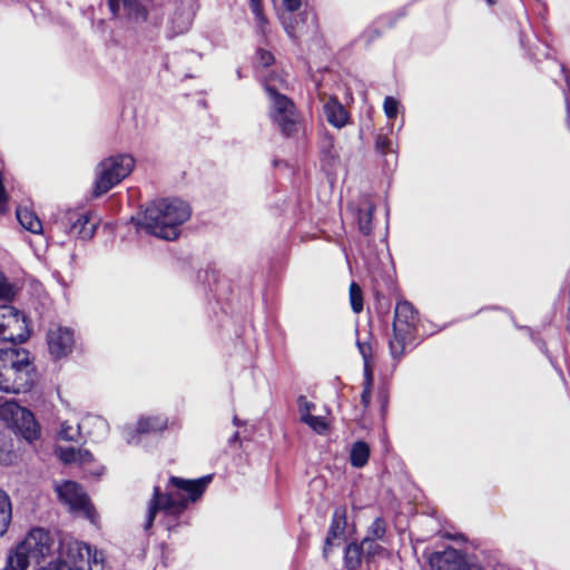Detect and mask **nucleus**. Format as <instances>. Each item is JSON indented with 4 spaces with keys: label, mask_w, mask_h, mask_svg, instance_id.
<instances>
[{
    "label": "nucleus",
    "mask_w": 570,
    "mask_h": 570,
    "mask_svg": "<svg viewBox=\"0 0 570 570\" xmlns=\"http://www.w3.org/2000/svg\"><path fill=\"white\" fill-rule=\"evenodd\" d=\"M264 87L268 95V115L272 122L284 136H296L302 129V117L295 104L278 91L273 79H266Z\"/></svg>",
    "instance_id": "20e7f679"
},
{
    "label": "nucleus",
    "mask_w": 570,
    "mask_h": 570,
    "mask_svg": "<svg viewBox=\"0 0 570 570\" xmlns=\"http://www.w3.org/2000/svg\"><path fill=\"white\" fill-rule=\"evenodd\" d=\"M257 61L263 67H269L274 62V56L271 51H267L265 49H258Z\"/></svg>",
    "instance_id": "f704fd0d"
},
{
    "label": "nucleus",
    "mask_w": 570,
    "mask_h": 570,
    "mask_svg": "<svg viewBox=\"0 0 570 570\" xmlns=\"http://www.w3.org/2000/svg\"><path fill=\"white\" fill-rule=\"evenodd\" d=\"M79 453L75 448L58 449V456L65 463H72L78 460Z\"/></svg>",
    "instance_id": "2f4dec72"
},
{
    "label": "nucleus",
    "mask_w": 570,
    "mask_h": 570,
    "mask_svg": "<svg viewBox=\"0 0 570 570\" xmlns=\"http://www.w3.org/2000/svg\"><path fill=\"white\" fill-rule=\"evenodd\" d=\"M234 424H235V425H238V424H239V421H238V419H237L236 416L234 417Z\"/></svg>",
    "instance_id": "49530a36"
},
{
    "label": "nucleus",
    "mask_w": 570,
    "mask_h": 570,
    "mask_svg": "<svg viewBox=\"0 0 570 570\" xmlns=\"http://www.w3.org/2000/svg\"><path fill=\"white\" fill-rule=\"evenodd\" d=\"M212 475H206L197 480H184L173 476L169 480L167 493L161 494L158 488H155L154 497L149 502L144 529L148 531L157 514H160V522L171 531L178 525L177 519L185 511L190 502L198 500L208 483Z\"/></svg>",
    "instance_id": "f257e3e1"
},
{
    "label": "nucleus",
    "mask_w": 570,
    "mask_h": 570,
    "mask_svg": "<svg viewBox=\"0 0 570 570\" xmlns=\"http://www.w3.org/2000/svg\"><path fill=\"white\" fill-rule=\"evenodd\" d=\"M363 549L361 544L352 543L345 549L344 567L346 570H356L361 566Z\"/></svg>",
    "instance_id": "b1692460"
},
{
    "label": "nucleus",
    "mask_w": 570,
    "mask_h": 570,
    "mask_svg": "<svg viewBox=\"0 0 570 570\" xmlns=\"http://www.w3.org/2000/svg\"><path fill=\"white\" fill-rule=\"evenodd\" d=\"M33 561L39 562L50 553L53 547V539L50 532L43 528L31 529L20 542Z\"/></svg>",
    "instance_id": "f8f14e48"
},
{
    "label": "nucleus",
    "mask_w": 570,
    "mask_h": 570,
    "mask_svg": "<svg viewBox=\"0 0 570 570\" xmlns=\"http://www.w3.org/2000/svg\"><path fill=\"white\" fill-rule=\"evenodd\" d=\"M371 389L372 386L365 385L361 395V400L364 406H367L371 401Z\"/></svg>",
    "instance_id": "79ce46f5"
},
{
    "label": "nucleus",
    "mask_w": 570,
    "mask_h": 570,
    "mask_svg": "<svg viewBox=\"0 0 570 570\" xmlns=\"http://www.w3.org/2000/svg\"><path fill=\"white\" fill-rule=\"evenodd\" d=\"M83 425L94 426L101 436L106 435L108 432V423L101 416L90 415L83 421Z\"/></svg>",
    "instance_id": "c85d7f7f"
},
{
    "label": "nucleus",
    "mask_w": 570,
    "mask_h": 570,
    "mask_svg": "<svg viewBox=\"0 0 570 570\" xmlns=\"http://www.w3.org/2000/svg\"><path fill=\"white\" fill-rule=\"evenodd\" d=\"M62 502L69 505L70 510L81 512L91 522H95L96 512L82 489L72 481H66L56 488Z\"/></svg>",
    "instance_id": "9d476101"
},
{
    "label": "nucleus",
    "mask_w": 570,
    "mask_h": 570,
    "mask_svg": "<svg viewBox=\"0 0 570 570\" xmlns=\"http://www.w3.org/2000/svg\"><path fill=\"white\" fill-rule=\"evenodd\" d=\"M135 158L128 154L102 159L96 168L94 195L99 197L121 183L135 168Z\"/></svg>",
    "instance_id": "423d86ee"
},
{
    "label": "nucleus",
    "mask_w": 570,
    "mask_h": 570,
    "mask_svg": "<svg viewBox=\"0 0 570 570\" xmlns=\"http://www.w3.org/2000/svg\"><path fill=\"white\" fill-rule=\"evenodd\" d=\"M189 216V206L185 202L160 199L147 206L137 225L158 238L173 240L179 236L180 226Z\"/></svg>",
    "instance_id": "f03ea898"
},
{
    "label": "nucleus",
    "mask_w": 570,
    "mask_h": 570,
    "mask_svg": "<svg viewBox=\"0 0 570 570\" xmlns=\"http://www.w3.org/2000/svg\"><path fill=\"white\" fill-rule=\"evenodd\" d=\"M364 376H365V385L372 386L373 376H372V368L370 365V361L364 362Z\"/></svg>",
    "instance_id": "58836bf2"
},
{
    "label": "nucleus",
    "mask_w": 570,
    "mask_h": 570,
    "mask_svg": "<svg viewBox=\"0 0 570 570\" xmlns=\"http://www.w3.org/2000/svg\"><path fill=\"white\" fill-rule=\"evenodd\" d=\"M12 519V505L10 497L3 490H0V537H2Z\"/></svg>",
    "instance_id": "412c9836"
},
{
    "label": "nucleus",
    "mask_w": 570,
    "mask_h": 570,
    "mask_svg": "<svg viewBox=\"0 0 570 570\" xmlns=\"http://www.w3.org/2000/svg\"><path fill=\"white\" fill-rule=\"evenodd\" d=\"M31 561L33 560L27 550L18 543L8 554L4 570H27Z\"/></svg>",
    "instance_id": "f3484780"
},
{
    "label": "nucleus",
    "mask_w": 570,
    "mask_h": 570,
    "mask_svg": "<svg viewBox=\"0 0 570 570\" xmlns=\"http://www.w3.org/2000/svg\"><path fill=\"white\" fill-rule=\"evenodd\" d=\"M108 4L115 16L124 13L136 20L146 19L145 8L136 0H108Z\"/></svg>",
    "instance_id": "dca6fc26"
},
{
    "label": "nucleus",
    "mask_w": 570,
    "mask_h": 570,
    "mask_svg": "<svg viewBox=\"0 0 570 570\" xmlns=\"http://www.w3.org/2000/svg\"><path fill=\"white\" fill-rule=\"evenodd\" d=\"M370 456V448L363 441L353 444L350 453L351 464L355 468H362L367 463Z\"/></svg>",
    "instance_id": "4be33fe9"
},
{
    "label": "nucleus",
    "mask_w": 570,
    "mask_h": 570,
    "mask_svg": "<svg viewBox=\"0 0 570 570\" xmlns=\"http://www.w3.org/2000/svg\"><path fill=\"white\" fill-rule=\"evenodd\" d=\"M81 425L80 423H70L68 420L59 422L57 429V438L62 441H77L80 435Z\"/></svg>",
    "instance_id": "5701e85b"
},
{
    "label": "nucleus",
    "mask_w": 570,
    "mask_h": 570,
    "mask_svg": "<svg viewBox=\"0 0 570 570\" xmlns=\"http://www.w3.org/2000/svg\"><path fill=\"white\" fill-rule=\"evenodd\" d=\"M322 101L326 120L335 128H343L348 121L344 106L334 97H323Z\"/></svg>",
    "instance_id": "2eb2a0df"
},
{
    "label": "nucleus",
    "mask_w": 570,
    "mask_h": 570,
    "mask_svg": "<svg viewBox=\"0 0 570 570\" xmlns=\"http://www.w3.org/2000/svg\"><path fill=\"white\" fill-rule=\"evenodd\" d=\"M29 337L24 315L11 305H0V340L22 343Z\"/></svg>",
    "instance_id": "1a4fd4ad"
},
{
    "label": "nucleus",
    "mask_w": 570,
    "mask_h": 570,
    "mask_svg": "<svg viewBox=\"0 0 570 570\" xmlns=\"http://www.w3.org/2000/svg\"><path fill=\"white\" fill-rule=\"evenodd\" d=\"M376 147L382 153H385L391 147V141L387 138L379 137L376 140Z\"/></svg>",
    "instance_id": "a19ab883"
},
{
    "label": "nucleus",
    "mask_w": 570,
    "mask_h": 570,
    "mask_svg": "<svg viewBox=\"0 0 570 570\" xmlns=\"http://www.w3.org/2000/svg\"><path fill=\"white\" fill-rule=\"evenodd\" d=\"M167 428V419L164 416L141 417L137 422V432L139 434H148L161 432Z\"/></svg>",
    "instance_id": "6ab92c4d"
},
{
    "label": "nucleus",
    "mask_w": 570,
    "mask_h": 570,
    "mask_svg": "<svg viewBox=\"0 0 570 570\" xmlns=\"http://www.w3.org/2000/svg\"><path fill=\"white\" fill-rule=\"evenodd\" d=\"M304 16H305V19L311 18L312 20H314V14L313 13L305 12Z\"/></svg>",
    "instance_id": "c03bdc74"
},
{
    "label": "nucleus",
    "mask_w": 570,
    "mask_h": 570,
    "mask_svg": "<svg viewBox=\"0 0 570 570\" xmlns=\"http://www.w3.org/2000/svg\"><path fill=\"white\" fill-rule=\"evenodd\" d=\"M98 225L99 219L94 213L81 208L67 210L61 215L59 220L56 222V226L59 229L82 240L92 238Z\"/></svg>",
    "instance_id": "6e6552de"
},
{
    "label": "nucleus",
    "mask_w": 570,
    "mask_h": 570,
    "mask_svg": "<svg viewBox=\"0 0 570 570\" xmlns=\"http://www.w3.org/2000/svg\"><path fill=\"white\" fill-rule=\"evenodd\" d=\"M186 22H187V23H189V22H190V16H188V17H187V21H186Z\"/></svg>",
    "instance_id": "09e8293b"
},
{
    "label": "nucleus",
    "mask_w": 570,
    "mask_h": 570,
    "mask_svg": "<svg viewBox=\"0 0 570 570\" xmlns=\"http://www.w3.org/2000/svg\"><path fill=\"white\" fill-rule=\"evenodd\" d=\"M303 422L318 434H323L327 430V422L324 416H317L312 414L304 419Z\"/></svg>",
    "instance_id": "cd10ccee"
},
{
    "label": "nucleus",
    "mask_w": 570,
    "mask_h": 570,
    "mask_svg": "<svg viewBox=\"0 0 570 570\" xmlns=\"http://www.w3.org/2000/svg\"><path fill=\"white\" fill-rule=\"evenodd\" d=\"M0 420L29 442L40 435V428L33 414L13 400L0 403Z\"/></svg>",
    "instance_id": "0eeeda50"
},
{
    "label": "nucleus",
    "mask_w": 570,
    "mask_h": 570,
    "mask_svg": "<svg viewBox=\"0 0 570 570\" xmlns=\"http://www.w3.org/2000/svg\"><path fill=\"white\" fill-rule=\"evenodd\" d=\"M357 347H358V351L363 357V361L366 362V361H370L371 358V352H372V348H371V345L368 343H365V342H357Z\"/></svg>",
    "instance_id": "e433bc0d"
},
{
    "label": "nucleus",
    "mask_w": 570,
    "mask_h": 570,
    "mask_svg": "<svg viewBox=\"0 0 570 570\" xmlns=\"http://www.w3.org/2000/svg\"><path fill=\"white\" fill-rule=\"evenodd\" d=\"M489 4H493L494 0H485Z\"/></svg>",
    "instance_id": "de8ad7c7"
},
{
    "label": "nucleus",
    "mask_w": 570,
    "mask_h": 570,
    "mask_svg": "<svg viewBox=\"0 0 570 570\" xmlns=\"http://www.w3.org/2000/svg\"><path fill=\"white\" fill-rule=\"evenodd\" d=\"M250 9L259 24L265 23V17L262 11V0H249Z\"/></svg>",
    "instance_id": "c9c22d12"
},
{
    "label": "nucleus",
    "mask_w": 570,
    "mask_h": 570,
    "mask_svg": "<svg viewBox=\"0 0 570 570\" xmlns=\"http://www.w3.org/2000/svg\"><path fill=\"white\" fill-rule=\"evenodd\" d=\"M417 314L411 303L399 302L395 307L393 337L390 340V353L399 360L406 348L413 345L416 336Z\"/></svg>",
    "instance_id": "39448f33"
},
{
    "label": "nucleus",
    "mask_w": 570,
    "mask_h": 570,
    "mask_svg": "<svg viewBox=\"0 0 570 570\" xmlns=\"http://www.w3.org/2000/svg\"><path fill=\"white\" fill-rule=\"evenodd\" d=\"M374 205L368 199H364L357 213V224L363 235H370L372 232V218Z\"/></svg>",
    "instance_id": "aec40b11"
},
{
    "label": "nucleus",
    "mask_w": 570,
    "mask_h": 570,
    "mask_svg": "<svg viewBox=\"0 0 570 570\" xmlns=\"http://www.w3.org/2000/svg\"><path fill=\"white\" fill-rule=\"evenodd\" d=\"M16 215L18 222L24 229L32 234L42 233V223L31 209L27 207H18Z\"/></svg>",
    "instance_id": "a211bd4d"
},
{
    "label": "nucleus",
    "mask_w": 570,
    "mask_h": 570,
    "mask_svg": "<svg viewBox=\"0 0 570 570\" xmlns=\"http://www.w3.org/2000/svg\"><path fill=\"white\" fill-rule=\"evenodd\" d=\"M386 533V523L384 519L376 518L367 529L366 537L364 539L382 540Z\"/></svg>",
    "instance_id": "393cba45"
},
{
    "label": "nucleus",
    "mask_w": 570,
    "mask_h": 570,
    "mask_svg": "<svg viewBox=\"0 0 570 570\" xmlns=\"http://www.w3.org/2000/svg\"><path fill=\"white\" fill-rule=\"evenodd\" d=\"M399 107H400V102L395 98H393L391 96L385 97L384 102H383V110H384L385 116L389 119L396 118L397 112H399Z\"/></svg>",
    "instance_id": "c756f323"
},
{
    "label": "nucleus",
    "mask_w": 570,
    "mask_h": 570,
    "mask_svg": "<svg viewBox=\"0 0 570 570\" xmlns=\"http://www.w3.org/2000/svg\"><path fill=\"white\" fill-rule=\"evenodd\" d=\"M346 528V509L338 507L335 509L330 525L327 537L325 539L323 554L326 558L331 548L336 544V541L343 540Z\"/></svg>",
    "instance_id": "4468645a"
},
{
    "label": "nucleus",
    "mask_w": 570,
    "mask_h": 570,
    "mask_svg": "<svg viewBox=\"0 0 570 570\" xmlns=\"http://www.w3.org/2000/svg\"><path fill=\"white\" fill-rule=\"evenodd\" d=\"M377 540L363 539L361 542V547L363 549V553L366 558H375L382 556L385 552V549L376 542Z\"/></svg>",
    "instance_id": "bb28decb"
},
{
    "label": "nucleus",
    "mask_w": 570,
    "mask_h": 570,
    "mask_svg": "<svg viewBox=\"0 0 570 570\" xmlns=\"http://www.w3.org/2000/svg\"><path fill=\"white\" fill-rule=\"evenodd\" d=\"M350 302L354 313L358 314L363 311V295L361 287L356 283L350 285Z\"/></svg>",
    "instance_id": "a878e982"
},
{
    "label": "nucleus",
    "mask_w": 570,
    "mask_h": 570,
    "mask_svg": "<svg viewBox=\"0 0 570 570\" xmlns=\"http://www.w3.org/2000/svg\"><path fill=\"white\" fill-rule=\"evenodd\" d=\"M122 438L128 444H137L139 442L137 426L126 425L122 428Z\"/></svg>",
    "instance_id": "473e14b6"
},
{
    "label": "nucleus",
    "mask_w": 570,
    "mask_h": 570,
    "mask_svg": "<svg viewBox=\"0 0 570 570\" xmlns=\"http://www.w3.org/2000/svg\"><path fill=\"white\" fill-rule=\"evenodd\" d=\"M429 562L432 570H482L478 562L472 561L462 551L453 548L434 552Z\"/></svg>",
    "instance_id": "9b49d317"
},
{
    "label": "nucleus",
    "mask_w": 570,
    "mask_h": 570,
    "mask_svg": "<svg viewBox=\"0 0 570 570\" xmlns=\"http://www.w3.org/2000/svg\"><path fill=\"white\" fill-rule=\"evenodd\" d=\"M297 405L302 421L306 419L308 415H312V411L315 409V404L308 401L307 397L304 395H301L297 399Z\"/></svg>",
    "instance_id": "7c9ffc66"
},
{
    "label": "nucleus",
    "mask_w": 570,
    "mask_h": 570,
    "mask_svg": "<svg viewBox=\"0 0 570 570\" xmlns=\"http://www.w3.org/2000/svg\"><path fill=\"white\" fill-rule=\"evenodd\" d=\"M77 452L79 453L78 455V460L76 462H79V463H87V462H90L92 460V454L87 451V450H77Z\"/></svg>",
    "instance_id": "ea45409f"
},
{
    "label": "nucleus",
    "mask_w": 570,
    "mask_h": 570,
    "mask_svg": "<svg viewBox=\"0 0 570 570\" xmlns=\"http://www.w3.org/2000/svg\"><path fill=\"white\" fill-rule=\"evenodd\" d=\"M283 4L287 11L294 12L301 8V0H283Z\"/></svg>",
    "instance_id": "4c0bfd02"
},
{
    "label": "nucleus",
    "mask_w": 570,
    "mask_h": 570,
    "mask_svg": "<svg viewBox=\"0 0 570 570\" xmlns=\"http://www.w3.org/2000/svg\"><path fill=\"white\" fill-rule=\"evenodd\" d=\"M32 372L28 351L17 346L0 348V391L21 393L30 390Z\"/></svg>",
    "instance_id": "7ed1b4c3"
},
{
    "label": "nucleus",
    "mask_w": 570,
    "mask_h": 570,
    "mask_svg": "<svg viewBox=\"0 0 570 570\" xmlns=\"http://www.w3.org/2000/svg\"><path fill=\"white\" fill-rule=\"evenodd\" d=\"M47 344L55 358L68 356L75 345V334L69 327L53 325L47 333Z\"/></svg>",
    "instance_id": "ddd939ff"
},
{
    "label": "nucleus",
    "mask_w": 570,
    "mask_h": 570,
    "mask_svg": "<svg viewBox=\"0 0 570 570\" xmlns=\"http://www.w3.org/2000/svg\"><path fill=\"white\" fill-rule=\"evenodd\" d=\"M13 295L12 287L0 271V298L8 299Z\"/></svg>",
    "instance_id": "72a5a7b5"
},
{
    "label": "nucleus",
    "mask_w": 570,
    "mask_h": 570,
    "mask_svg": "<svg viewBox=\"0 0 570 570\" xmlns=\"http://www.w3.org/2000/svg\"><path fill=\"white\" fill-rule=\"evenodd\" d=\"M238 439V433H234V435L232 436L230 441H236Z\"/></svg>",
    "instance_id": "a18cd8bd"
},
{
    "label": "nucleus",
    "mask_w": 570,
    "mask_h": 570,
    "mask_svg": "<svg viewBox=\"0 0 570 570\" xmlns=\"http://www.w3.org/2000/svg\"><path fill=\"white\" fill-rule=\"evenodd\" d=\"M562 72H563V76H564V80L567 82V86L570 90V71L566 70L563 67H562Z\"/></svg>",
    "instance_id": "37998d69"
}]
</instances>
